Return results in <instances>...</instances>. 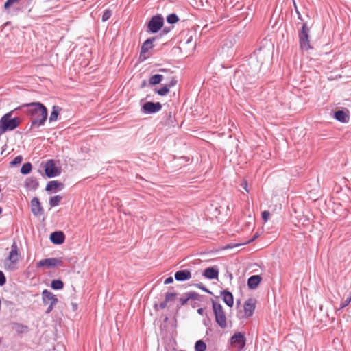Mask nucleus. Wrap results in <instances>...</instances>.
Here are the masks:
<instances>
[{"label": "nucleus", "mask_w": 351, "mask_h": 351, "mask_svg": "<svg viewBox=\"0 0 351 351\" xmlns=\"http://www.w3.org/2000/svg\"><path fill=\"white\" fill-rule=\"evenodd\" d=\"M25 107L27 117L31 120L29 130L34 132L36 129L43 125L47 119V108L40 102H32L22 105L20 108Z\"/></svg>", "instance_id": "f257e3e1"}, {"label": "nucleus", "mask_w": 351, "mask_h": 351, "mask_svg": "<svg viewBox=\"0 0 351 351\" xmlns=\"http://www.w3.org/2000/svg\"><path fill=\"white\" fill-rule=\"evenodd\" d=\"M13 111L5 114L0 119V136L8 131H12L19 127L21 122L20 117L12 118Z\"/></svg>", "instance_id": "f03ea898"}, {"label": "nucleus", "mask_w": 351, "mask_h": 351, "mask_svg": "<svg viewBox=\"0 0 351 351\" xmlns=\"http://www.w3.org/2000/svg\"><path fill=\"white\" fill-rule=\"evenodd\" d=\"M21 258L20 250L16 241H13L9 255L3 261V266L6 270L13 271L17 268V263Z\"/></svg>", "instance_id": "7ed1b4c3"}, {"label": "nucleus", "mask_w": 351, "mask_h": 351, "mask_svg": "<svg viewBox=\"0 0 351 351\" xmlns=\"http://www.w3.org/2000/svg\"><path fill=\"white\" fill-rule=\"evenodd\" d=\"M313 25L310 27L307 23H303L301 31L298 34L300 47L302 50L308 51L312 49L310 45V38L313 34Z\"/></svg>", "instance_id": "20e7f679"}, {"label": "nucleus", "mask_w": 351, "mask_h": 351, "mask_svg": "<svg viewBox=\"0 0 351 351\" xmlns=\"http://www.w3.org/2000/svg\"><path fill=\"white\" fill-rule=\"evenodd\" d=\"M213 311L216 323L223 329L227 326V318L222 306L215 301L212 302Z\"/></svg>", "instance_id": "39448f33"}, {"label": "nucleus", "mask_w": 351, "mask_h": 351, "mask_svg": "<svg viewBox=\"0 0 351 351\" xmlns=\"http://www.w3.org/2000/svg\"><path fill=\"white\" fill-rule=\"evenodd\" d=\"M162 109V104L160 102L146 101L141 107V112L151 114L159 112Z\"/></svg>", "instance_id": "423d86ee"}, {"label": "nucleus", "mask_w": 351, "mask_h": 351, "mask_svg": "<svg viewBox=\"0 0 351 351\" xmlns=\"http://www.w3.org/2000/svg\"><path fill=\"white\" fill-rule=\"evenodd\" d=\"M230 343L232 347L241 351L245 346L246 339L243 333L236 332L232 336Z\"/></svg>", "instance_id": "0eeeda50"}, {"label": "nucleus", "mask_w": 351, "mask_h": 351, "mask_svg": "<svg viewBox=\"0 0 351 351\" xmlns=\"http://www.w3.org/2000/svg\"><path fill=\"white\" fill-rule=\"evenodd\" d=\"M62 260L60 258H49L40 260L36 263L38 268L46 267L47 268H53L56 266L62 265Z\"/></svg>", "instance_id": "6e6552de"}, {"label": "nucleus", "mask_w": 351, "mask_h": 351, "mask_svg": "<svg viewBox=\"0 0 351 351\" xmlns=\"http://www.w3.org/2000/svg\"><path fill=\"white\" fill-rule=\"evenodd\" d=\"M45 173L47 178H53L59 176L60 170L55 165L53 160H49L45 166Z\"/></svg>", "instance_id": "1a4fd4ad"}, {"label": "nucleus", "mask_w": 351, "mask_h": 351, "mask_svg": "<svg viewBox=\"0 0 351 351\" xmlns=\"http://www.w3.org/2000/svg\"><path fill=\"white\" fill-rule=\"evenodd\" d=\"M148 30L152 33H157L161 30L160 35L163 36L169 33L173 28V26L165 27L162 29L164 23H147Z\"/></svg>", "instance_id": "9d476101"}, {"label": "nucleus", "mask_w": 351, "mask_h": 351, "mask_svg": "<svg viewBox=\"0 0 351 351\" xmlns=\"http://www.w3.org/2000/svg\"><path fill=\"white\" fill-rule=\"evenodd\" d=\"M30 208L32 214L38 217L44 214L43 208L41 206L40 200L38 197H34L30 202Z\"/></svg>", "instance_id": "9b49d317"}, {"label": "nucleus", "mask_w": 351, "mask_h": 351, "mask_svg": "<svg viewBox=\"0 0 351 351\" xmlns=\"http://www.w3.org/2000/svg\"><path fill=\"white\" fill-rule=\"evenodd\" d=\"M42 301L44 305H48L49 304H58V300L57 297L50 291L44 289L42 291Z\"/></svg>", "instance_id": "f8f14e48"}, {"label": "nucleus", "mask_w": 351, "mask_h": 351, "mask_svg": "<svg viewBox=\"0 0 351 351\" xmlns=\"http://www.w3.org/2000/svg\"><path fill=\"white\" fill-rule=\"evenodd\" d=\"M256 307V300L252 298L247 299L243 306L244 314L246 318L252 316Z\"/></svg>", "instance_id": "ddd939ff"}, {"label": "nucleus", "mask_w": 351, "mask_h": 351, "mask_svg": "<svg viewBox=\"0 0 351 351\" xmlns=\"http://www.w3.org/2000/svg\"><path fill=\"white\" fill-rule=\"evenodd\" d=\"M189 300H200L201 295L195 291L186 292L179 300L180 305L184 306L186 304Z\"/></svg>", "instance_id": "4468645a"}, {"label": "nucleus", "mask_w": 351, "mask_h": 351, "mask_svg": "<svg viewBox=\"0 0 351 351\" xmlns=\"http://www.w3.org/2000/svg\"><path fill=\"white\" fill-rule=\"evenodd\" d=\"M219 269L217 266H213L206 268L203 273V276L209 279H217L219 276Z\"/></svg>", "instance_id": "2eb2a0df"}, {"label": "nucleus", "mask_w": 351, "mask_h": 351, "mask_svg": "<svg viewBox=\"0 0 351 351\" xmlns=\"http://www.w3.org/2000/svg\"><path fill=\"white\" fill-rule=\"evenodd\" d=\"M51 241L56 245H61L64 242L65 235L61 231H56L50 235Z\"/></svg>", "instance_id": "dca6fc26"}, {"label": "nucleus", "mask_w": 351, "mask_h": 351, "mask_svg": "<svg viewBox=\"0 0 351 351\" xmlns=\"http://www.w3.org/2000/svg\"><path fill=\"white\" fill-rule=\"evenodd\" d=\"M24 185L27 190L35 191L38 188L39 182L36 177L31 176L25 179Z\"/></svg>", "instance_id": "f3484780"}, {"label": "nucleus", "mask_w": 351, "mask_h": 351, "mask_svg": "<svg viewBox=\"0 0 351 351\" xmlns=\"http://www.w3.org/2000/svg\"><path fill=\"white\" fill-rule=\"evenodd\" d=\"M220 295L222 296V299L227 306L229 307H232L233 306L234 297L231 292L227 289H224L221 291Z\"/></svg>", "instance_id": "a211bd4d"}, {"label": "nucleus", "mask_w": 351, "mask_h": 351, "mask_svg": "<svg viewBox=\"0 0 351 351\" xmlns=\"http://www.w3.org/2000/svg\"><path fill=\"white\" fill-rule=\"evenodd\" d=\"M174 277L177 281H185L191 278V273L188 269L179 270L175 273Z\"/></svg>", "instance_id": "6ab92c4d"}, {"label": "nucleus", "mask_w": 351, "mask_h": 351, "mask_svg": "<svg viewBox=\"0 0 351 351\" xmlns=\"http://www.w3.org/2000/svg\"><path fill=\"white\" fill-rule=\"evenodd\" d=\"M262 278L259 275L250 276L247 280V286L250 289H256L261 282Z\"/></svg>", "instance_id": "aec40b11"}, {"label": "nucleus", "mask_w": 351, "mask_h": 351, "mask_svg": "<svg viewBox=\"0 0 351 351\" xmlns=\"http://www.w3.org/2000/svg\"><path fill=\"white\" fill-rule=\"evenodd\" d=\"M64 188V184L57 180L49 181L45 188L47 191H51L52 190H62Z\"/></svg>", "instance_id": "412c9836"}, {"label": "nucleus", "mask_w": 351, "mask_h": 351, "mask_svg": "<svg viewBox=\"0 0 351 351\" xmlns=\"http://www.w3.org/2000/svg\"><path fill=\"white\" fill-rule=\"evenodd\" d=\"M154 40V38H148L143 43L141 49V54L148 52V51L154 47L153 42Z\"/></svg>", "instance_id": "4be33fe9"}, {"label": "nucleus", "mask_w": 351, "mask_h": 351, "mask_svg": "<svg viewBox=\"0 0 351 351\" xmlns=\"http://www.w3.org/2000/svg\"><path fill=\"white\" fill-rule=\"evenodd\" d=\"M335 118L341 123H346L349 119V117L347 115V114L343 110L336 111L335 112Z\"/></svg>", "instance_id": "5701e85b"}, {"label": "nucleus", "mask_w": 351, "mask_h": 351, "mask_svg": "<svg viewBox=\"0 0 351 351\" xmlns=\"http://www.w3.org/2000/svg\"><path fill=\"white\" fill-rule=\"evenodd\" d=\"M165 120L164 121L163 124L166 126H175V119L173 116L172 112H168L165 113Z\"/></svg>", "instance_id": "b1692460"}, {"label": "nucleus", "mask_w": 351, "mask_h": 351, "mask_svg": "<svg viewBox=\"0 0 351 351\" xmlns=\"http://www.w3.org/2000/svg\"><path fill=\"white\" fill-rule=\"evenodd\" d=\"M62 108L58 106H53L52 108V111L50 114L49 121V122L56 121L58 119L60 112Z\"/></svg>", "instance_id": "393cba45"}, {"label": "nucleus", "mask_w": 351, "mask_h": 351, "mask_svg": "<svg viewBox=\"0 0 351 351\" xmlns=\"http://www.w3.org/2000/svg\"><path fill=\"white\" fill-rule=\"evenodd\" d=\"M164 77L162 75L160 74H155L150 77L149 80V83L151 85H156L161 82V81L163 80Z\"/></svg>", "instance_id": "a878e982"}, {"label": "nucleus", "mask_w": 351, "mask_h": 351, "mask_svg": "<svg viewBox=\"0 0 351 351\" xmlns=\"http://www.w3.org/2000/svg\"><path fill=\"white\" fill-rule=\"evenodd\" d=\"M62 197L60 195H56L53 197H51L49 199V205L50 206L55 207L59 205L60 201L62 200Z\"/></svg>", "instance_id": "bb28decb"}, {"label": "nucleus", "mask_w": 351, "mask_h": 351, "mask_svg": "<svg viewBox=\"0 0 351 351\" xmlns=\"http://www.w3.org/2000/svg\"><path fill=\"white\" fill-rule=\"evenodd\" d=\"M51 287L54 290L62 289L64 287V282L61 280H53L51 281Z\"/></svg>", "instance_id": "cd10ccee"}, {"label": "nucleus", "mask_w": 351, "mask_h": 351, "mask_svg": "<svg viewBox=\"0 0 351 351\" xmlns=\"http://www.w3.org/2000/svg\"><path fill=\"white\" fill-rule=\"evenodd\" d=\"M32 169V165L30 162H26L23 165V166L21 168V173L23 175H27L29 174Z\"/></svg>", "instance_id": "c85d7f7f"}, {"label": "nucleus", "mask_w": 351, "mask_h": 351, "mask_svg": "<svg viewBox=\"0 0 351 351\" xmlns=\"http://www.w3.org/2000/svg\"><path fill=\"white\" fill-rule=\"evenodd\" d=\"M196 351H205L206 350V344L202 340H198L195 345Z\"/></svg>", "instance_id": "c756f323"}, {"label": "nucleus", "mask_w": 351, "mask_h": 351, "mask_svg": "<svg viewBox=\"0 0 351 351\" xmlns=\"http://www.w3.org/2000/svg\"><path fill=\"white\" fill-rule=\"evenodd\" d=\"M169 92V88L167 85H165V86L160 88L158 90H156V93H157L160 96H165Z\"/></svg>", "instance_id": "7c9ffc66"}, {"label": "nucleus", "mask_w": 351, "mask_h": 351, "mask_svg": "<svg viewBox=\"0 0 351 351\" xmlns=\"http://www.w3.org/2000/svg\"><path fill=\"white\" fill-rule=\"evenodd\" d=\"M23 160V157L21 155H19L17 156H16L10 162V165L11 167H14V166H16L19 164H21V162H22Z\"/></svg>", "instance_id": "2f4dec72"}, {"label": "nucleus", "mask_w": 351, "mask_h": 351, "mask_svg": "<svg viewBox=\"0 0 351 351\" xmlns=\"http://www.w3.org/2000/svg\"><path fill=\"white\" fill-rule=\"evenodd\" d=\"M176 295H177V294L176 293L167 292L166 294H165V300L167 302L173 301V300H174L176 299Z\"/></svg>", "instance_id": "473e14b6"}, {"label": "nucleus", "mask_w": 351, "mask_h": 351, "mask_svg": "<svg viewBox=\"0 0 351 351\" xmlns=\"http://www.w3.org/2000/svg\"><path fill=\"white\" fill-rule=\"evenodd\" d=\"M149 22H164V18L161 14H158L155 16H153Z\"/></svg>", "instance_id": "72a5a7b5"}, {"label": "nucleus", "mask_w": 351, "mask_h": 351, "mask_svg": "<svg viewBox=\"0 0 351 351\" xmlns=\"http://www.w3.org/2000/svg\"><path fill=\"white\" fill-rule=\"evenodd\" d=\"M350 302H351V292L349 293V295L346 299V300L340 304L339 309H343L345 307H346L350 303Z\"/></svg>", "instance_id": "f704fd0d"}, {"label": "nucleus", "mask_w": 351, "mask_h": 351, "mask_svg": "<svg viewBox=\"0 0 351 351\" xmlns=\"http://www.w3.org/2000/svg\"><path fill=\"white\" fill-rule=\"evenodd\" d=\"M178 16L176 14H171L167 18V22H178Z\"/></svg>", "instance_id": "c9c22d12"}, {"label": "nucleus", "mask_w": 351, "mask_h": 351, "mask_svg": "<svg viewBox=\"0 0 351 351\" xmlns=\"http://www.w3.org/2000/svg\"><path fill=\"white\" fill-rule=\"evenodd\" d=\"M20 0H8L4 4V8L8 9L14 4L17 3Z\"/></svg>", "instance_id": "e433bc0d"}, {"label": "nucleus", "mask_w": 351, "mask_h": 351, "mask_svg": "<svg viewBox=\"0 0 351 351\" xmlns=\"http://www.w3.org/2000/svg\"><path fill=\"white\" fill-rule=\"evenodd\" d=\"M111 16V11L110 10H106L104 12V13L103 14V16H102V21L104 22V21H108Z\"/></svg>", "instance_id": "4c0bfd02"}, {"label": "nucleus", "mask_w": 351, "mask_h": 351, "mask_svg": "<svg viewBox=\"0 0 351 351\" xmlns=\"http://www.w3.org/2000/svg\"><path fill=\"white\" fill-rule=\"evenodd\" d=\"M195 286L206 293L212 294V292L210 291L202 283L195 284Z\"/></svg>", "instance_id": "58836bf2"}, {"label": "nucleus", "mask_w": 351, "mask_h": 351, "mask_svg": "<svg viewBox=\"0 0 351 351\" xmlns=\"http://www.w3.org/2000/svg\"><path fill=\"white\" fill-rule=\"evenodd\" d=\"M6 282V278L3 273V271H0V286H3Z\"/></svg>", "instance_id": "ea45409f"}, {"label": "nucleus", "mask_w": 351, "mask_h": 351, "mask_svg": "<svg viewBox=\"0 0 351 351\" xmlns=\"http://www.w3.org/2000/svg\"><path fill=\"white\" fill-rule=\"evenodd\" d=\"M269 216H270V213L269 211L265 210V211L262 212V218L264 220V221H267L269 219Z\"/></svg>", "instance_id": "a19ab883"}, {"label": "nucleus", "mask_w": 351, "mask_h": 351, "mask_svg": "<svg viewBox=\"0 0 351 351\" xmlns=\"http://www.w3.org/2000/svg\"><path fill=\"white\" fill-rule=\"evenodd\" d=\"M56 304H53V303H51V304H48V307H47V310L45 311V313H46V314H49V313H50L53 311V309L54 306H55Z\"/></svg>", "instance_id": "79ce46f5"}, {"label": "nucleus", "mask_w": 351, "mask_h": 351, "mask_svg": "<svg viewBox=\"0 0 351 351\" xmlns=\"http://www.w3.org/2000/svg\"><path fill=\"white\" fill-rule=\"evenodd\" d=\"M176 84H177V80L176 78L173 77L171 80V81L169 82V83L168 84H167V86L169 87V88H170L171 87L174 86Z\"/></svg>", "instance_id": "37998d69"}, {"label": "nucleus", "mask_w": 351, "mask_h": 351, "mask_svg": "<svg viewBox=\"0 0 351 351\" xmlns=\"http://www.w3.org/2000/svg\"><path fill=\"white\" fill-rule=\"evenodd\" d=\"M173 282V278L172 277H168L167 278L165 281H164V284L165 285H169V284H171Z\"/></svg>", "instance_id": "c03bdc74"}, {"label": "nucleus", "mask_w": 351, "mask_h": 351, "mask_svg": "<svg viewBox=\"0 0 351 351\" xmlns=\"http://www.w3.org/2000/svg\"><path fill=\"white\" fill-rule=\"evenodd\" d=\"M167 302L165 300H164L163 302H162L159 304V308H160V309H164V308H166V306H167Z\"/></svg>", "instance_id": "a18cd8bd"}, {"label": "nucleus", "mask_w": 351, "mask_h": 351, "mask_svg": "<svg viewBox=\"0 0 351 351\" xmlns=\"http://www.w3.org/2000/svg\"><path fill=\"white\" fill-rule=\"evenodd\" d=\"M198 314L203 315L204 314V309L202 308H199L197 309Z\"/></svg>", "instance_id": "49530a36"}, {"label": "nucleus", "mask_w": 351, "mask_h": 351, "mask_svg": "<svg viewBox=\"0 0 351 351\" xmlns=\"http://www.w3.org/2000/svg\"><path fill=\"white\" fill-rule=\"evenodd\" d=\"M242 186H243V189L247 191V182H245L244 184H242Z\"/></svg>", "instance_id": "de8ad7c7"}, {"label": "nucleus", "mask_w": 351, "mask_h": 351, "mask_svg": "<svg viewBox=\"0 0 351 351\" xmlns=\"http://www.w3.org/2000/svg\"><path fill=\"white\" fill-rule=\"evenodd\" d=\"M258 237V234H255L253 237V238L250 241V242L252 241H254L255 240L256 238Z\"/></svg>", "instance_id": "09e8293b"}, {"label": "nucleus", "mask_w": 351, "mask_h": 351, "mask_svg": "<svg viewBox=\"0 0 351 351\" xmlns=\"http://www.w3.org/2000/svg\"><path fill=\"white\" fill-rule=\"evenodd\" d=\"M72 305H73V310L74 311L76 310L77 308V305L76 304H74V303Z\"/></svg>", "instance_id": "8fccbe9b"}, {"label": "nucleus", "mask_w": 351, "mask_h": 351, "mask_svg": "<svg viewBox=\"0 0 351 351\" xmlns=\"http://www.w3.org/2000/svg\"><path fill=\"white\" fill-rule=\"evenodd\" d=\"M207 27H208V25H205L202 27V30L207 31Z\"/></svg>", "instance_id": "3c124183"}, {"label": "nucleus", "mask_w": 351, "mask_h": 351, "mask_svg": "<svg viewBox=\"0 0 351 351\" xmlns=\"http://www.w3.org/2000/svg\"><path fill=\"white\" fill-rule=\"evenodd\" d=\"M196 304H197L196 302H193L191 303V305L193 308H195L196 306Z\"/></svg>", "instance_id": "603ef678"}, {"label": "nucleus", "mask_w": 351, "mask_h": 351, "mask_svg": "<svg viewBox=\"0 0 351 351\" xmlns=\"http://www.w3.org/2000/svg\"><path fill=\"white\" fill-rule=\"evenodd\" d=\"M293 5H294V7L295 8V10H297V6H296V4H295V2L294 0H293Z\"/></svg>", "instance_id": "864d4df0"}, {"label": "nucleus", "mask_w": 351, "mask_h": 351, "mask_svg": "<svg viewBox=\"0 0 351 351\" xmlns=\"http://www.w3.org/2000/svg\"><path fill=\"white\" fill-rule=\"evenodd\" d=\"M145 83H146V82H145V81H144V82L142 83L141 86H142V87H143V86L145 85Z\"/></svg>", "instance_id": "5fc2aeb1"}, {"label": "nucleus", "mask_w": 351, "mask_h": 351, "mask_svg": "<svg viewBox=\"0 0 351 351\" xmlns=\"http://www.w3.org/2000/svg\"><path fill=\"white\" fill-rule=\"evenodd\" d=\"M158 305L156 304H154V308L157 309Z\"/></svg>", "instance_id": "6e6d98bb"}, {"label": "nucleus", "mask_w": 351, "mask_h": 351, "mask_svg": "<svg viewBox=\"0 0 351 351\" xmlns=\"http://www.w3.org/2000/svg\"><path fill=\"white\" fill-rule=\"evenodd\" d=\"M3 210H2V208L0 207V214L2 213Z\"/></svg>", "instance_id": "4d7b16f0"}]
</instances>
